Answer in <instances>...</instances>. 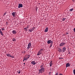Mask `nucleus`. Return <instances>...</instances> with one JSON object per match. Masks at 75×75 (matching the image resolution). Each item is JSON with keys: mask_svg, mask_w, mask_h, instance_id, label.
Segmentation results:
<instances>
[{"mask_svg": "<svg viewBox=\"0 0 75 75\" xmlns=\"http://www.w3.org/2000/svg\"><path fill=\"white\" fill-rule=\"evenodd\" d=\"M31 64H33V65H35L36 63H35V61H33L32 62Z\"/></svg>", "mask_w": 75, "mask_h": 75, "instance_id": "10", "label": "nucleus"}, {"mask_svg": "<svg viewBox=\"0 0 75 75\" xmlns=\"http://www.w3.org/2000/svg\"><path fill=\"white\" fill-rule=\"evenodd\" d=\"M73 1H74V0H73Z\"/></svg>", "mask_w": 75, "mask_h": 75, "instance_id": "43", "label": "nucleus"}, {"mask_svg": "<svg viewBox=\"0 0 75 75\" xmlns=\"http://www.w3.org/2000/svg\"><path fill=\"white\" fill-rule=\"evenodd\" d=\"M1 29H0V32H1Z\"/></svg>", "mask_w": 75, "mask_h": 75, "instance_id": "38", "label": "nucleus"}, {"mask_svg": "<svg viewBox=\"0 0 75 75\" xmlns=\"http://www.w3.org/2000/svg\"><path fill=\"white\" fill-rule=\"evenodd\" d=\"M34 28H35V27H34V28L33 27V28H31V29H30L31 31H33V30H34Z\"/></svg>", "mask_w": 75, "mask_h": 75, "instance_id": "19", "label": "nucleus"}, {"mask_svg": "<svg viewBox=\"0 0 75 75\" xmlns=\"http://www.w3.org/2000/svg\"><path fill=\"white\" fill-rule=\"evenodd\" d=\"M10 57H11V58H14V56H12V55H11Z\"/></svg>", "mask_w": 75, "mask_h": 75, "instance_id": "22", "label": "nucleus"}, {"mask_svg": "<svg viewBox=\"0 0 75 75\" xmlns=\"http://www.w3.org/2000/svg\"><path fill=\"white\" fill-rule=\"evenodd\" d=\"M1 30H4V28H1Z\"/></svg>", "mask_w": 75, "mask_h": 75, "instance_id": "29", "label": "nucleus"}, {"mask_svg": "<svg viewBox=\"0 0 75 75\" xmlns=\"http://www.w3.org/2000/svg\"><path fill=\"white\" fill-rule=\"evenodd\" d=\"M53 42L52 41H51V40H49L47 41V43L49 44H50V43H51V44Z\"/></svg>", "mask_w": 75, "mask_h": 75, "instance_id": "5", "label": "nucleus"}, {"mask_svg": "<svg viewBox=\"0 0 75 75\" xmlns=\"http://www.w3.org/2000/svg\"><path fill=\"white\" fill-rule=\"evenodd\" d=\"M60 59H62V58L61 57V58H60Z\"/></svg>", "mask_w": 75, "mask_h": 75, "instance_id": "41", "label": "nucleus"}, {"mask_svg": "<svg viewBox=\"0 0 75 75\" xmlns=\"http://www.w3.org/2000/svg\"><path fill=\"white\" fill-rule=\"evenodd\" d=\"M52 47V43H51L50 44V47Z\"/></svg>", "mask_w": 75, "mask_h": 75, "instance_id": "30", "label": "nucleus"}, {"mask_svg": "<svg viewBox=\"0 0 75 75\" xmlns=\"http://www.w3.org/2000/svg\"><path fill=\"white\" fill-rule=\"evenodd\" d=\"M58 72L56 74H55V75H58Z\"/></svg>", "mask_w": 75, "mask_h": 75, "instance_id": "31", "label": "nucleus"}, {"mask_svg": "<svg viewBox=\"0 0 75 75\" xmlns=\"http://www.w3.org/2000/svg\"><path fill=\"white\" fill-rule=\"evenodd\" d=\"M12 33L14 34H16L17 33L16 31L15 30H13L12 31Z\"/></svg>", "mask_w": 75, "mask_h": 75, "instance_id": "14", "label": "nucleus"}, {"mask_svg": "<svg viewBox=\"0 0 75 75\" xmlns=\"http://www.w3.org/2000/svg\"><path fill=\"white\" fill-rule=\"evenodd\" d=\"M24 60H25V61H27V59H26L25 58H24V59L23 60V61H24Z\"/></svg>", "mask_w": 75, "mask_h": 75, "instance_id": "27", "label": "nucleus"}, {"mask_svg": "<svg viewBox=\"0 0 75 75\" xmlns=\"http://www.w3.org/2000/svg\"><path fill=\"white\" fill-rule=\"evenodd\" d=\"M0 33L1 35H3V32H2L1 31V32H0Z\"/></svg>", "mask_w": 75, "mask_h": 75, "instance_id": "23", "label": "nucleus"}, {"mask_svg": "<svg viewBox=\"0 0 75 75\" xmlns=\"http://www.w3.org/2000/svg\"><path fill=\"white\" fill-rule=\"evenodd\" d=\"M66 50V48L65 47H64L63 48V50H62L63 52H64Z\"/></svg>", "mask_w": 75, "mask_h": 75, "instance_id": "9", "label": "nucleus"}, {"mask_svg": "<svg viewBox=\"0 0 75 75\" xmlns=\"http://www.w3.org/2000/svg\"><path fill=\"white\" fill-rule=\"evenodd\" d=\"M16 39H15V38H13V41H16Z\"/></svg>", "mask_w": 75, "mask_h": 75, "instance_id": "20", "label": "nucleus"}, {"mask_svg": "<svg viewBox=\"0 0 75 75\" xmlns=\"http://www.w3.org/2000/svg\"><path fill=\"white\" fill-rule=\"evenodd\" d=\"M43 50H43V49H41L39 51L40 52H42L43 51Z\"/></svg>", "mask_w": 75, "mask_h": 75, "instance_id": "17", "label": "nucleus"}, {"mask_svg": "<svg viewBox=\"0 0 75 75\" xmlns=\"http://www.w3.org/2000/svg\"><path fill=\"white\" fill-rule=\"evenodd\" d=\"M50 67H51V66H52V63H51V62H50Z\"/></svg>", "mask_w": 75, "mask_h": 75, "instance_id": "21", "label": "nucleus"}, {"mask_svg": "<svg viewBox=\"0 0 75 75\" xmlns=\"http://www.w3.org/2000/svg\"><path fill=\"white\" fill-rule=\"evenodd\" d=\"M20 7H23V5L21 4H19L18 8H20Z\"/></svg>", "mask_w": 75, "mask_h": 75, "instance_id": "7", "label": "nucleus"}, {"mask_svg": "<svg viewBox=\"0 0 75 75\" xmlns=\"http://www.w3.org/2000/svg\"><path fill=\"white\" fill-rule=\"evenodd\" d=\"M73 73H74V75H75V69H74L73 70Z\"/></svg>", "mask_w": 75, "mask_h": 75, "instance_id": "24", "label": "nucleus"}, {"mask_svg": "<svg viewBox=\"0 0 75 75\" xmlns=\"http://www.w3.org/2000/svg\"><path fill=\"white\" fill-rule=\"evenodd\" d=\"M40 72H39V74H40Z\"/></svg>", "mask_w": 75, "mask_h": 75, "instance_id": "42", "label": "nucleus"}, {"mask_svg": "<svg viewBox=\"0 0 75 75\" xmlns=\"http://www.w3.org/2000/svg\"><path fill=\"white\" fill-rule=\"evenodd\" d=\"M49 74H51V73L50 72H49Z\"/></svg>", "mask_w": 75, "mask_h": 75, "instance_id": "39", "label": "nucleus"}, {"mask_svg": "<svg viewBox=\"0 0 75 75\" xmlns=\"http://www.w3.org/2000/svg\"><path fill=\"white\" fill-rule=\"evenodd\" d=\"M17 72H18V71H17Z\"/></svg>", "mask_w": 75, "mask_h": 75, "instance_id": "44", "label": "nucleus"}, {"mask_svg": "<svg viewBox=\"0 0 75 75\" xmlns=\"http://www.w3.org/2000/svg\"><path fill=\"white\" fill-rule=\"evenodd\" d=\"M58 51H59V52H62V50H61V49L60 48H58Z\"/></svg>", "mask_w": 75, "mask_h": 75, "instance_id": "12", "label": "nucleus"}, {"mask_svg": "<svg viewBox=\"0 0 75 75\" xmlns=\"http://www.w3.org/2000/svg\"><path fill=\"white\" fill-rule=\"evenodd\" d=\"M31 44L30 42L29 43L28 45L27 49H29V48H31Z\"/></svg>", "mask_w": 75, "mask_h": 75, "instance_id": "3", "label": "nucleus"}, {"mask_svg": "<svg viewBox=\"0 0 75 75\" xmlns=\"http://www.w3.org/2000/svg\"><path fill=\"white\" fill-rule=\"evenodd\" d=\"M65 43H64V42H62L59 45L60 47H62V46H63L64 45H65Z\"/></svg>", "mask_w": 75, "mask_h": 75, "instance_id": "4", "label": "nucleus"}, {"mask_svg": "<svg viewBox=\"0 0 75 75\" xmlns=\"http://www.w3.org/2000/svg\"><path fill=\"white\" fill-rule=\"evenodd\" d=\"M48 28L47 27L46 28V29H45V32H47V31H48Z\"/></svg>", "mask_w": 75, "mask_h": 75, "instance_id": "13", "label": "nucleus"}, {"mask_svg": "<svg viewBox=\"0 0 75 75\" xmlns=\"http://www.w3.org/2000/svg\"><path fill=\"white\" fill-rule=\"evenodd\" d=\"M20 72H21L20 71L19 72H18V74H20Z\"/></svg>", "mask_w": 75, "mask_h": 75, "instance_id": "32", "label": "nucleus"}, {"mask_svg": "<svg viewBox=\"0 0 75 75\" xmlns=\"http://www.w3.org/2000/svg\"><path fill=\"white\" fill-rule=\"evenodd\" d=\"M28 30H29V32H30V33H31V30L29 29Z\"/></svg>", "mask_w": 75, "mask_h": 75, "instance_id": "28", "label": "nucleus"}, {"mask_svg": "<svg viewBox=\"0 0 75 75\" xmlns=\"http://www.w3.org/2000/svg\"><path fill=\"white\" fill-rule=\"evenodd\" d=\"M42 54V52H40V51H39L37 53V55H40L41 54Z\"/></svg>", "mask_w": 75, "mask_h": 75, "instance_id": "8", "label": "nucleus"}, {"mask_svg": "<svg viewBox=\"0 0 75 75\" xmlns=\"http://www.w3.org/2000/svg\"><path fill=\"white\" fill-rule=\"evenodd\" d=\"M68 34V33H66V34Z\"/></svg>", "mask_w": 75, "mask_h": 75, "instance_id": "37", "label": "nucleus"}, {"mask_svg": "<svg viewBox=\"0 0 75 75\" xmlns=\"http://www.w3.org/2000/svg\"><path fill=\"white\" fill-rule=\"evenodd\" d=\"M23 64H24V65H25V63H24Z\"/></svg>", "mask_w": 75, "mask_h": 75, "instance_id": "40", "label": "nucleus"}, {"mask_svg": "<svg viewBox=\"0 0 75 75\" xmlns=\"http://www.w3.org/2000/svg\"><path fill=\"white\" fill-rule=\"evenodd\" d=\"M66 18H63V21H65V20Z\"/></svg>", "mask_w": 75, "mask_h": 75, "instance_id": "26", "label": "nucleus"}, {"mask_svg": "<svg viewBox=\"0 0 75 75\" xmlns=\"http://www.w3.org/2000/svg\"><path fill=\"white\" fill-rule=\"evenodd\" d=\"M11 14L13 16V17H15V16H16V12H13Z\"/></svg>", "mask_w": 75, "mask_h": 75, "instance_id": "6", "label": "nucleus"}, {"mask_svg": "<svg viewBox=\"0 0 75 75\" xmlns=\"http://www.w3.org/2000/svg\"><path fill=\"white\" fill-rule=\"evenodd\" d=\"M43 66H44V64H41V65L40 66L41 68H42L43 67Z\"/></svg>", "mask_w": 75, "mask_h": 75, "instance_id": "18", "label": "nucleus"}, {"mask_svg": "<svg viewBox=\"0 0 75 75\" xmlns=\"http://www.w3.org/2000/svg\"><path fill=\"white\" fill-rule=\"evenodd\" d=\"M70 64L69 63H67L66 64V67H68L70 66Z\"/></svg>", "mask_w": 75, "mask_h": 75, "instance_id": "11", "label": "nucleus"}, {"mask_svg": "<svg viewBox=\"0 0 75 75\" xmlns=\"http://www.w3.org/2000/svg\"><path fill=\"white\" fill-rule=\"evenodd\" d=\"M74 10V9H73V8L71 9H70V11H72V10Z\"/></svg>", "mask_w": 75, "mask_h": 75, "instance_id": "25", "label": "nucleus"}, {"mask_svg": "<svg viewBox=\"0 0 75 75\" xmlns=\"http://www.w3.org/2000/svg\"><path fill=\"white\" fill-rule=\"evenodd\" d=\"M59 75H63V74H60Z\"/></svg>", "mask_w": 75, "mask_h": 75, "instance_id": "36", "label": "nucleus"}, {"mask_svg": "<svg viewBox=\"0 0 75 75\" xmlns=\"http://www.w3.org/2000/svg\"><path fill=\"white\" fill-rule=\"evenodd\" d=\"M4 15H6V13H4Z\"/></svg>", "mask_w": 75, "mask_h": 75, "instance_id": "34", "label": "nucleus"}, {"mask_svg": "<svg viewBox=\"0 0 75 75\" xmlns=\"http://www.w3.org/2000/svg\"><path fill=\"white\" fill-rule=\"evenodd\" d=\"M28 27H29V26H28L26 28H28Z\"/></svg>", "mask_w": 75, "mask_h": 75, "instance_id": "35", "label": "nucleus"}, {"mask_svg": "<svg viewBox=\"0 0 75 75\" xmlns=\"http://www.w3.org/2000/svg\"><path fill=\"white\" fill-rule=\"evenodd\" d=\"M30 55H26L25 56V59H26L27 60V59H28L29 58H30Z\"/></svg>", "mask_w": 75, "mask_h": 75, "instance_id": "2", "label": "nucleus"}, {"mask_svg": "<svg viewBox=\"0 0 75 75\" xmlns=\"http://www.w3.org/2000/svg\"><path fill=\"white\" fill-rule=\"evenodd\" d=\"M39 72L41 74H42V73H43V72H44L45 71V68H42L41 69H40L39 70Z\"/></svg>", "mask_w": 75, "mask_h": 75, "instance_id": "1", "label": "nucleus"}, {"mask_svg": "<svg viewBox=\"0 0 75 75\" xmlns=\"http://www.w3.org/2000/svg\"><path fill=\"white\" fill-rule=\"evenodd\" d=\"M74 32H75V28L74 29Z\"/></svg>", "mask_w": 75, "mask_h": 75, "instance_id": "33", "label": "nucleus"}, {"mask_svg": "<svg viewBox=\"0 0 75 75\" xmlns=\"http://www.w3.org/2000/svg\"><path fill=\"white\" fill-rule=\"evenodd\" d=\"M6 55L7 57H10L11 55L10 54L8 53V54H6Z\"/></svg>", "mask_w": 75, "mask_h": 75, "instance_id": "16", "label": "nucleus"}, {"mask_svg": "<svg viewBox=\"0 0 75 75\" xmlns=\"http://www.w3.org/2000/svg\"><path fill=\"white\" fill-rule=\"evenodd\" d=\"M28 28H24V30H25L26 31H28Z\"/></svg>", "mask_w": 75, "mask_h": 75, "instance_id": "15", "label": "nucleus"}]
</instances>
